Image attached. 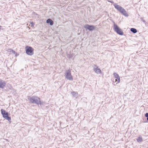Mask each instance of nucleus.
<instances>
[{"label": "nucleus", "mask_w": 148, "mask_h": 148, "mask_svg": "<svg viewBox=\"0 0 148 148\" xmlns=\"http://www.w3.org/2000/svg\"><path fill=\"white\" fill-rule=\"evenodd\" d=\"M94 71L97 74L100 73L101 72V70L100 69L98 68L95 69Z\"/></svg>", "instance_id": "nucleus-14"}, {"label": "nucleus", "mask_w": 148, "mask_h": 148, "mask_svg": "<svg viewBox=\"0 0 148 148\" xmlns=\"http://www.w3.org/2000/svg\"><path fill=\"white\" fill-rule=\"evenodd\" d=\"M73 96L75 97H77L78 94L77 92H71Z\"/></svg>", "instance_id": "nucleus-13"}, {"label": "nucleus", "mask_w": 148, "mask_h": 148, "mask_svg": "<svg viewBox=\"0 0 148 148\" xmlns=\"http://www.w3.org/2000/svg\"><path fill=\"white\" fill-rule=\"evenodd\" d=\"M27 99L30 102H41L40 99L37 96L28 97Z\"/></svg>", "instance_id": "nucleus-3"}, {"label": "nucleus", "mask_w": 148, "mask_h": 148, "mask_svg": "<svg viewBox=\"0 0 148 148\" xmlns=\"http://www.w3.org/2000/svg\"><path fill=\"white\" fill-rule=\"evenodd\" d=\"M113 75L115 77V78H116L115 81L117 82L118 83H119L120 82V79L119 75L116 73H114Z\"/></svg>", "instance_id": "nucleus-8"}, {"label": "nucleus", "mask_w": 148, "mask_h": 148, "mask_svg": "<svg viewBox=\"0 0 148 148\" xmlns=\"http://www.w3.org/2000/svg\"><path fill=\"white\" fill-rule=\"evenodd\" d=\"M98 66L97 65H96L94 64L93 66V68L94 70L96 69H98Z\"/></svg>", "instance_id": "nucleus-19"}, {"label": "nucleus", "mask_w": 148, "mask_h": 148, "mask_svg": "<svg viewBox=\"0 0 148 148\" xmlns=\"http://www.w3.org/2000/svg\"><path fill=\"white\" fill-rule=\"evenodd\" d=\"M130 31L134 34L136 33L137 30L136 29L134 28H131L130 29Z\"/></svg>", "instance_id": "nucleus-12"}, {"label": "nucleus", "mask_w": 148, "mask_h": 148, "mask_svg": "<svg viewBox=\"0 0 148 148\" xmlns=\"http://www.w3.org/2000/svg\"><path fill=\"white\" fill-rule=\"evenodd\" d=\"M145 116L147 117V120L148 121V113H147L145 114Z\"/></svg>", "instance_id": "nucleus-21"}, {"label": "nucleus", "mask_w": 148, "mask_h": 148, "mask_svg": "<svg viewBox=\"0 0 148 148\" xmlns=\"http://www.w3.org/2000/svg\"><path fill=\"white\" fill-rule=\"evenodd\" d=\"M1 113L2 115H3V114H4L6 113L7 112H6L5 110L3 109H1Z\"/></svg>", "instance_id": "nucleus-17"}, {"label": "nucleus", "mask_w": 148, "mask_h": 148, "mask_svg": "<svg viewBox=\"0 0 148 148\" xmlns=\"http://www.w3.org/2000/svg\"><path fill=\"white\" fill-rule=\"evenodd\" d=\"M30 24L31 25V27H32L34 26V23L33 22H31L30 23Z\"/></svg>", "instance_id": "nucleus-22"}, {"label": "nucleus", "mask_w": 148, "mask_h": 148, "mask_svg": "<svg viewBox=\"0 0 148 148\" xmlns=\"http://www.w3.org/2000/svg\"><path fill=\"white\" fill-rule=\"evenodd\" d=\"M9 51L10 52L14 54H16L15 56H17V53H16V52L15 51H14L13 50L11 49H9Z\"/></svg>", "instance_id": "nucleus-16"}, {"label": "nucleus", "mask_w": 148, "mask_h": 148, "mask_svg": "<svg viewBox=\"0 0 148 148\" xmlns=\"http://www.w3.org/2000/svg\"><path fill=\"white\" fill-rule=\"evenodd\" d=\"M32 103H35L36 104H37V105H39V104H40V105L42 104V103L43 102H31Z\"/></svg>", "instance_id": "nucleus-20"}, {"label": "nucleus", "mask_w": 148, "mask_h": 148, "mask_svg": "<svg viewBox=\"0 0 148 148\" xmlns=\"http://www.w3.org/2000/svg\"><path fill=\"white\" fill-rule=\"evenodd\" d=\"M84 27L90 31H92L95 29V27L93 25H90L88 24L86 25L85 26H84Z\"/></svg>", "instance_id": "nucleus-5"}, {"label": "nucleus", "mask_w": 148, "mask_h": 148, "mask_svg": "<svg viewBox=\"0 0 148 148\" xmlns=\"http://www.w3.org/2000/svg\"><path fill=\"white\" fill-rule=\"evenodd\" d=\"M64 76L67 79L70 81L73 80V77L71 74V71L70 70H66Z\"/></svg>", "instance_id": "nucleus-1"}, {"label": "nucleus", "mask_w": 148, "mask_h": 148, "mask_svg": "<svg viewBox=\"0 0 148 148\" xmlns=\"http://www.w3.org/2000/svg\"><path fill=\"white\" fill-rule=\"evenodd\" d=\"M46 23H49L50 25H52L53 24V21L51 19H48L46 21Z\"/></svg>", "instance_id": "nucleus-10"}, {"label": "nucleus", "mask_w": 148, "mask_h": 148, "mask_svg": "<svg viewBox=\"0 0 148 148\" xmlns=\"http://www.w3.org/2000/svg\"><path fill=\"white\" fill-rule=\"evenodd\" d=\"M114 8L117 9L120 13L124 9L122 7L117 4L116 3H114Z\"/></svg>", "instance_id": "nucleus-6"}, {"label": "nucleus", "mask_w": 148, "mask_h": 148, "mask_svg": "<svg viewBox=\"0 0 148 148\" xmlns=\"http://www.w3.org/2000/svg\"><path fill=\"white\" fill-rule=\"evenodd\" d=\"M67 56L68 58L69 59H71V58H72V57L73 56L71 54H67Z\"/></svg>", "instance_id": "nucleus-18"}, {"label": "nucleus", "mask_w": 148, "mask_h": 148, "mask_svg": "<svg viewBox=\"0 0 148 148\" xmlns=\"http://www.w3.org/2000/svg\"><path fill=\"white\" fill-rule=\"evenodd\" d=\"M34 49L32 47H27L26 49V53L27 54L32 56L34 54Z\"/></svg>", "instance_id": "nucleus-4"}, {"label": "nucleus", "mask_w": 148, "mask_h": 148, "mask_svg": "<svg viewBox=\"0 0 148 148\" xmlns=\"http://www.w3.org/2000/svg\"><path fill=\"white\" fill-rule=\"evenodd\" d=\"M137 141L138 142H141L143 141V139L141 137L139 136L137 139Z\"/></svg>", "instance_id": "nucleus-15"}, {"label": "nucleus", "mask_w": 148, "mask_h": 148, "mask_svg": "<svg viewBox=\"0 0 148 148\" xmlns=\"http://www.w3.org/2000/svg\"><path fill=\"white\" fill-rule=\"evenodd\" d=\"M3 116L4 119L7 120L9 122H11V117L8 116V112L5 114H3Z\"/></svg>", "instance_id": "nucleus-7"}, {"label": "nucleus", "mask_w": 148, "mask_h": 148, "mask_svg": "<svg viewBox=\"0 0 148 148\" xmlns=\"http://www.w3.org/2000/svg\"><path fill=\"white\" fill-rule=\"evenodd\" d=\"M111 3H113V2H110Z\"/></svg>", "instance_id": "nucleus-23"}, {"label": "nucleus", "mask_w": 148, "mask_h": 148, "mask_svg": "<svg viewBox=\"0 0 148 148\" xmlns=\"http://www.w3.org/2000/svg\"><path fill=\"white\" fill-rule=\"evenodd\" d=\"M113 29L114 31L118 34L123 35V32L122 30L119 28L118 26L117 25L115 24L114 22V27Z\"/></svg>", "instance_id": "nucleus-2"}, {"label": "nucleus", "mask_w": 148, "mask_h": 148, "mask_svg": "<svg viewBox=\"0 0 148 148\" xmlns=\"http://www.w3.org/2000/svg\"><path fill=\"white\" fill-rule=\"evenodd\" d=\"M121 13L125 16H128V15L126 11L125 10V9H124L123 10H122L121 12Z\"/></svg>", "instance_id": "nucleus-11"}, {"label": "nucleus", "mask_w": 148, "mask_h": 148, "mask_svg": "<svg viewBox=\"0 0 148 148\" xmlns=\"http://www.w3.org/2000/svg\"><path fill=\"white\" fill-rule=\"evenodd\" d=\"M6 83L3 80L0 79V88H4L5 86Z\"/></svg>", "instance_id": "nucleus-9"}]
</instances>
